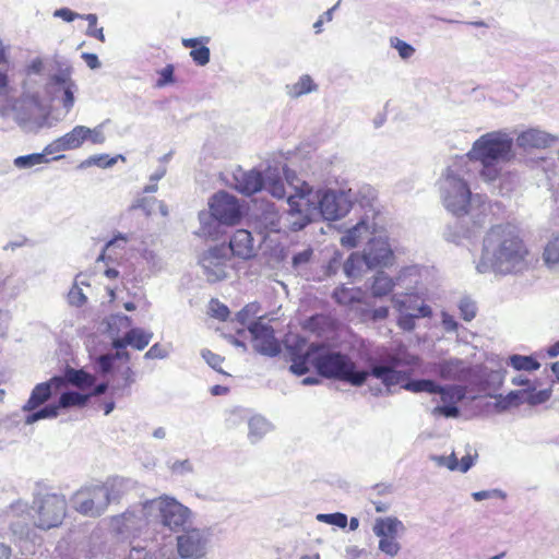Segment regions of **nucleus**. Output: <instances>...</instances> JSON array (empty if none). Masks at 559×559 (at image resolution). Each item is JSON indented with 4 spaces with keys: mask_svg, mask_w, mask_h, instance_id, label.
<instances>
[{
    "mask_svg": "<svg viewBox=\"0 0 559 559\" xmlns=\"http://www.w3.org/2000/svg\"><path fill=\"white\" fill-rule=\"evenodd\" d=\"M525 403L531 406H536L546 403L551 396V389L536 390V386L525 389Z\"/></svg>",
    "mask_w": 559,
    "mask_h": 559,
    "instance_id": "33",
    "label": "nucleus"
},
{
    "mask_svg": "<svg viewBox=\"0 0 559 559\" xmlns=\"http://www.w3.org/2000/svg\"><path fill=\"white\" fill-rule=\"evenodd\" d=\"M543 259L547 266L559 264V233L545 246Z\"/></svg>",
    "mask_w": 559,
    "mask_h": 559,
    "instance_id": "31",
    "label": "nucleus"
},
{
    "mask_svg": "<svg viewBox=\"0 0 559 559\" xmlns=\"http://www.w3.org/2000/svg\"><path fill=\"white\" fill-rule=\"evenodd\" d=\"M233 257L239 260H250L255 257L253 237L247 229H237L229 240Z\"/></svg>",
    "mask_w": 559,
    "mask_h": 559,
    "instance_id": "14",
    "label": "nucleus"
},
{
    "mask_svg": "<svg viewBox=\"0 0 559 559\" xmlns=\"http://www.w3.org/2000/svg\"><path fill=\"white\" fill-rule=\"evenodd\" d=\"M129 559H156L152 554L146 551L144 548H132L129 555Z\"/></svg>",
    "mask_w": 559,
    "mask_h": 559,
    "instance_id": "54",
    "label": "nucleus"
},
{
    "mask_svg": "<svg viewBox=\"0 0 559 559\" xmlns=\"http://www.w3.org/2000/svg\"><path fill=\"white\" fill-rule=\"evenodd\" d=\"M115 162H116L115 158H108L107 155H96V156H91L88 159L83 162L81 164V167L90 166V165H97L99 167H109V166H112L115 164Z\"/></svg>",
    "mask_w": 559,
    "mask_h": 559,
    "instance_id": "46",
    "label": "nucleus"
},
{
    "mask_svg": "<svg viewBox=\"0 0 559 559\" xmlns=\"http://www.w3.org/2000/svg\"><path fill=\"white\" fill-rule=\"evenodd\" d=\"M317 519L320 522L331 524L341 528H345L348 523L346 514L341 512L318 514Z\"/></svg>",
    "mask_w": 559,
    "mask_h": 559,
    "instance_id": "37",
    "label": "nucleus"
},
{
    "mask_svg": "<svg viewBox=\"0 0 559 559\" xmlns=\"http://www.w3.org/2000/svg\"><path fill=\"white\" fill-rule=\"evenodd\" d=\"M261 310V306L259 302H250L246 305L238 313H237V320L241 324H247L252 318L257 317L258 313Z\"/></svg>",
    "mask_w": 559,
    "mask_h": 559,
    "instance_id": "38",
    "label": "nucleus"
},
{
    "mask_svg": "<svg viewBox=\"0 0 559 559\" xmlns=\"http://www.w3.org/2000/svg\"><path fill=\"white\" fill-rule=\"evenodd\" d=\"M511 383L515 386H525V389L534 386V383L527 377L522 374L512 378Z\"/></svg>",
    "mask_w": 559,
    "mask_h": 559,
    "instance_id": "60",
    "label": "nucleus"
},
{
    "mask_svg": "<svg viewBox=\"0 0 559 559\" xmlns=\"http://www.w3.org/2000/svg\"><path fill=\"white\" fill-rule=\"evenodd\" d=\"M72 85L73 84L70 83L64 90L62 103H63L64 108H67V109H70L74 104V95L71 90Z\"/></svg>",
    "mask_w": 559,
    "mask_h": 559,
    "instance_id": "57",
    "label": "nucleus"
},
{
    "mask_svg": "<svg viewBox=\"0 0 559 559\" xmlns=\"http://www.w3.org/2000/svg\"><path fill=\"white\" fill-rule=\"evenodd\" d=\"M52 153L50 145L46 146L43 153H34L29 155L19 156L14 159L17 168H29L35 165L47 163L46 154Z\"/></svg>",
    "mask_w": 559,
    "mask_h": 559,
    "instance_id": "28",
    "label": "nucleus"
},
{
    "mask_svg": "<svg viewBox=\"0 0 559 559\" xmlns=\"http://www.w3.org/2000/svg\"><path fill=\"white\" fill-rule=\"evenodd\" d=\"M397 325L404 331H412L415 329V316L402 314L397 320Z\"/></svg>",
    "mask_w": 559,
    "mask_h": 559,
    "instance_id": "51",
    "label": "nucleus"
},
{
    "mask_svg": "<svg viewBox=\"0 0 559 559\" xmlns=\"http://www.w3.org/2000/svg\"><path fill=\"white\" fill-rule=\"evenodd\" d=\"M115 356L111 354L102 355L97 358V364L103 373H109L112 369Z\"/></svg>",
    "mask_w": 559,
    "mask_h": 559,
    "instance_id": "49",
    "label": "nucleus"
},
{
    "mask_svg": "<svg viewBox=\"0 0 559 559\" xmlns=\"http://www.w3.org/2000/svg\"><path fill=\"white\" fill-rule=\"evenodd\" d=\"M362 295L360 288H348L342 285L334 289L332 297L341 306H352L362 302Z\"/></svg>",
    "mask_w": 559,
    "mask_h": 559,
    "instance_id": "24",
    "label": "nucleus"
},
{
    "mask_svg": "<svg viewBox=\"0 0 559 559\" xmlns=\"http://www.w3.org/2000/svg\"><path fill=\"white\" fill-rule=\"evenodd\" d=\"M433 415H440L444 417H457L460 414L459 408L455 405H442L437 406L432 411Z\"/></svg>",
    "mask_w": 559,
    "mask_h": 559,
    "instance_id": "48",
    "label": "nucleus"
},
{
    "mask_svg": "<svg viewBox=\"0 0 559 559\" xmlns=\"http://www.w3.org/2000/svg\"><path fill=\"white\" fill-rule=\"evenodd\" d=\"M69 301L71 305L82 306L86 301V297L80 288L75 287L69 293Z\"/></svg>",
    "mask_w": 559,
    "mask_h": 559,
    "instance_id": "53",
    "label": "nucleus"
},
{
    "mask_svg": "<svg viewBox=\"0 0 559 559\" xmlns=\"http://www.w3.org/2000/svg\"><path fill=\"white\" fill-rule=\"evenodd\" d=\"M528 254L530 250L513 225H495L484 238L477 269L481 273L489 269L511 273L526 263Z\"/></svg>",
    "mask_w": 559,
    "mask_h": 559,
    "instance_id": "2",
    "label": "nucleus"
},
{
    "mask_svg": "<svg viewBox=\"0 0 559 559\" xmlns=\"http://www.w3.org/2000/svg\"><path fill=\"white\" fill-rule=\"evenodd\" d=\"M262 317L258 321L249 325L251 342L253 348L265 356L274 357L281 353V344L274 335L271 325L261 322Z\"/></svg>",
    "mask_w": 559,
    "mask_h": 559,
    "instance_id": "10",
    "label": "nucleus"
},
{
    "mask_svg": "<svg viewBox=\"0 0 559 559\" xmlns=\"http://www.w3.org/2000/svg\"><path fill=\"white\" fill-rule=\"evenodd\" d=\"M211 38L207 36L199 38H182L181 44L190 48V57L197 66L203 67L210 62L211 51L207 47Z\"/></svg>",
    "mask_w": 559,
    "mask_h": 559,
    "instance_id": "19",
    "label": "nucleus"
},
{
    "mask_svg": "<svg viewBox=\"0 0 559 559\" xmlns=\"http://www.w3.org/2000/svg\"><path fill=\"white\" fill-rule=\"evenodd\" d=\"M319 347L311 345L302 355L293 357V362L289 367L290 371L297 376H302L310 370V366L314 367V357L318 355Z\"/></svg>",
    "mask_w": 559,
    "mask_h": 559,
    "instance_id": "22",
    "label": "nucleus"
},
{
    "mask_svg": "<svg viewBox=\"0 0 559 559\" xmlns=\"http://www.w3.org/2000/svg\"><path fill=\"white\" fill-rule=\"evenodd\" d=\"M362 229L366 231L368 230V226L364 223H359L348 229L341 238L342 246L346 248H355L359 243Z\"/></svg>",
    "mask_w": 559,
    "mask_h": 559,
    "instance_id": "35",
    "label": "nucleus"
},
{
    "mask_svg": "<svg viewBox=\"0 0 559 559\" xmlns=\"http://www.w3.org/2000/svg\"><path fill=\"white\" fill-rule=\"evenodd\" d=\"M90 395L70 391L61 394L59 399V407H83L87 404Z\"/></svg>",
    "mask_w": 559,
    "mask_h": 559,
    "instance_id": "32",
    "label": "nucleus"
},
{
    "mask_svg": "<svg viewBox=\"0 0 559 559\" xmlns=\"http://www.w3.org/2000/svg\"><path fill=\"white\" fill-rule=\"evenodd\" d=\"M394 285L390 276L385 275L383 272H379L372 282L371 293L374 297H383L393 290Z\"/></svg>",
    "mask_w": 559,
    "mask_h": 559,
    "instance_id": "27",
    "label": "nucleus"
},
{
    "mask_svg": "<svg viewBox=\"0 0 559 559\" xmlns=\"http://www.w3.org/2000/svg\"><path fill=\"white\" fill-rule=\"evenodd\" d=\"M512 139L509 136L490 132L475 141L467 156L479 162L509 160L512 156Z\"/></svg>",
    "mask_w": 559,
    "mask_h": 559,
    "instance_id": "5",
    "label": "nucleus"
},
{
    "mask_svg": "<svg viewBox=\"0 0 559 559\" xmlns=\"http://www.w3.org/2000/svg\"><path fill=\"white\" fill-rule=\"evenodd\" d=\"M525 389L511 391L506 396H501L498 403L503 409L520 406L525 403Z\"/></svg>",
    "mask_w": 559,
    "mask_h": 559,
    "instance_id": "36",
    "label": "nucleus"
},
{
    "mask_svg": "<svg viewBox=\"0 0 559 559\" xmlns=\"http://www.w3.org/2000/svg\"><path fill=\"white\" fill-rule=\"evenodd\" d=\"M361 262H365L364 261V254L360 255L356 252L352 253L348 259L346 260V262L344 263V271L345 273L348 275V276H356L357 275V272L360 267V264Z\"/></svg>",
    "mask_w": 559,
    "mask_h": 559,
    "instance_id": "40",
    "label": "nucleus"
},
{
    "mask_svg": "<svg viewBox=\"0 0 559 559\" xmlns=\"http://www.w3.org/2000/svg\"><path fill=\"white\" fill-rule=\"evenodd\" d=\"M311 257H312L311 249L304 250L302 252H299L293 257V263H294V265L307 263L310 261Z\"/></svg>",
    "mask_w": 559,
    "mask_h": 559,
    "instance_id": "55",
    "label": "nucleus"
},
{
    "mask_svg": "<svg viewBox=\"0 0 559 559\" xmlns=\"http://www.w3.org/2000/svg\"><path fill=\"white\" fill-rule=\"evenodd\" d=\"M82 58L91 69H97L100 66L98 57L94 53L85 52L82 55Z\"/></svg>",
    "mask_w": 559,
    "mask_h": 559,
    "instance_id": "59",
    "label": "nucleus"
},
{
    "mask_svg": "<svg viewBox=\"0 0 559 559\" xmlns=\"http://www.w3.org/2000/svg\"><path fill=\"white\" fill-rule=\"evenodd\" d=\"M163 357L162 349L158 344L153 345L146 353L145 358H160Z\"/></svg>",
    "mask_w": 559,
    "mask_h": 559,
    "instance_id": "64",
    "label": "nucleus"
},
{
    "mask_svg": "<svg viewBox=\"0 0 559 559\" xmlns=\"http://www.w3.org/2000/svg\"><path fill=\"white\" fill-rule=\"evenodd\" d=\"M508 366L515 371H536L540 368V364L533 356L511 355L507 360Z\"/></svg>",
    "mask_w": 559,
    "mask_h": 559,
    "instance_id": "26",
    "label": "nucleus"
},
{
    "mask_svg": "<svg viewBox=\"0 0 559 559\" xmlns=\"http://www.w3.org/2000/svg\"><path fill=\"white\" fill-rule=\"evenodd\" d=\"M130 338L128 337L127 333L121 338H116L112 341V347L117 350L126 349V347L129 345Z\"/></svg>",
    "mask_w": 559,
    "mask_h": 559,
    "instance_id": "63",
    "label": "nucleus"
},
{
    "mask_svg": "<svg viewBox=\"0 0 559 559\" xmlns=\"http://www.w3.org/2000/svg\"><path fill=\"white\" fill-rule=\"evenodd\" d=\"M313 362L318 373L329 379H336L360 386L371 374L380 379L386 386H391L400 384L406 378V373L396 370V368L415 365L417 357L409 355L406 350H394L381 356V364L372 366L370 372L356 370L355 362L342 353L319 354L314 357Z\"/></svg>",
    "mask_w": 559,
    "mask_h": 559,
    "instance_id": "1",
    "label": "nucleus"
},
{
    "mask_svg": "<svg viewBox=\"0 0 559 559\" xmlns=\"http://www.w3.org/2000/svg\"><path fill=\"white\" fill-rule=\"evenodd\" d=\"M134 382V373L130 367H127L123 372V384L121 389L129 388Z\"/></svg>",
    "mask_w": 559,
    "mask_h": 559,
    "instance_id": "62",
    "label": "nucleus"
},
{
    "mask_svg": "<svg viewBox=\"0 0 559 559\" xmlns=\"http://www.w3.org/2000/svg\"><path fill=\"white\" fill-rule=\"evenodd\" d=\"M554 139L537 129H528L519 134L516 143L523 148H545L552 143Z\"/></svg>",
    "mask_w": 559,
    "mask_h": 559,
    "instance_id": "20",
    "label": "nucleus"
},
{
    "mask_svg": "<svg viewBox=\"0 0 559 559\" xmlns=\"http://www.w3.org/2000/svg\"><path fill=\"white\" fill-rule=\"evenodd\" d=\"M318 192H314L306 182L295 194L288 197L287 211L288 227L293 231L305 228L317 213Z\"/></svg>",
    "mask_w": 559,
    "mask_h": 559,
    "instance_id": "4",
    "label": "nucleus"
},
{
    "mask_svg": "<svg viewBox=\"0 0 559 559\" xmlns=\"http://www.w3.org/2000/svg\"><path fill=\"white\" fill-rule=\"evenodd\" d=\"M175 68L173 64H167L160 71H158V80L156 81L157 87H164L168 84L175 83L174 76Z\"/></svg>",
    "mask_w": 559,
    "mask_h": 559,
    "instance_id": "41",
    "label": "nucleus"
},
{
    "mask_svg": "<svg viewBox=\"0 0 559 559\" xmlns=\"http://www.w3.org/2000/svg\"><path fill=\"white\" fill-rule=\"evenodd\" d=\"M210 209L214 218L226 225L239 223L242 216L239 201L231 194L219 191L210 202Z\"/></svg>",
    "mask_w": 559,
    "mask_h": 559,
    "instance_id": "9",
    "label": "nucleus"
},
{
    "mask_svg": "<svg viewBox=\"0 0 559 559\" xmlns=\"http://www.w3.org/2000/svg\"><path fill=\"white\" fill-rule=\"evenodd\" d=\"M67 380L72 385L80 390H86L95 384L96 378L84 371L83 369L68 368L64 372L63 380Z\"/></svg>",
    "mask_w": 559,
    "mask_h": 559,
    "instance_id": "23",
    "label": "nucleus"
},
{
    "mask_svg": "<svg viewBox=\"0 0 559 559\" xmlns=\"http://www.w3.org/2000/svg\"><path fill=\"white\" fill-rule=\"evenodd\" d=\"M130 338L129 345L138 350L144 349L151 342L153 334L139 328H133L127 332Z\"/></svg>",
    "mask_w": 559,
    "mask_h": 559,
    "instance_id": "30",
    "label": "nucleus"
},
{
    "mask_svg": "<svg viewBox=\"0 0 559 559\" xmlns=\"http://www.w3.org/2000/svg\"><path fill=\"white\" fill-rule=\"evenodd\" d=\"M391 45L399 51L400 57L403 59H408L415 52L413 46L399 39L397 37L391 38Z\"/></svg>",
    "mask_w": 559,
    "mask_h": 559,
    "instance_id": "43",
    "label": "nucleus"
},
{
    "mask_svg": "<svg viewBox=\"0 0 559 559\" xmlns=\"http://www.w3.org/2000/svg\"><path fill=\"white\" fill-rule=\"evenodd\" d=\"M228 257L225 247L215 246L210 248L200 258V264L209 282L222 281L227 275Z\"/></svg>",
    "mask_w": 559,
    "mask_h": 559,
    "instance_id": "11",
    "label": "nucleus"
},
{
    "mask_svg": "<svg viewBox=\"0 0 559 559\" xmlns=\"http://www.w3.org/2000/svg\"><path fill=\"white\" fill-rule=\"evenodd\" d=\"M37 514L36 526L49 530L59 526L67 514V500L63 496L50 493L34 501Z\"/></svg>",
    "mask_w": 559,
    "mask_h": 559,
    "instance_id": "7",
    "label": "nucleus"
},
{
    "mask_svg": "<svg viewBox=\"0 0 559 559\" xmlns=\"http://www.w3.org/2000/svg\"><path fill=\"white\" fill-rule=\"evenodd\" d=\"M459 308H460L461 317L463 318V320L472 321L475 318V316H476L475 302H473L468 299H464L460 302Z\"/></svg>",
    "mask_w": 559,
    "mask_h": 559,
    "instance_id": "44",
    "label": "nucleus"
},
{
    "mask_svg": "<svg viewBox=\"0 0 559 559\" xmlns=\"http://www.w3.org/2000/svg\"><path fill=\"white\" fill-rule=\"evenodd\" d=\"M58 409L59 405L45 406L44 408L29 414L26 418V423L32 424L39 419L56 417L58 415Z\"/></svg>",
    "mask_w": 559,
    "mask_h": 559,
    "instance_id": "39",
    "label": "nucleus"
},
{
    "mask_svg": "<svg viewBox=\"0 0 559 559\" xmlns=\"http://www.w3.org/2000/svg\"><path fill=\"white\" fill-rule=\"evenodd\" d=\"M265 188L273 197L277 199H282L286 194L284 182L281 179L269 181Z\"/></svg>",
    "mask_w": 559,
    "mask_h": 559,
    "instance_id": "47",
    "label": "nucleus"
},
{
    "mask_svg": "<svg viewBox=\"0 0 559 559\" xmlns=\"http://www.w3.org/2000/svg\"><path fill=\"white\" fill-rule=\"evenodd\" d=\"M86 140H90L94 144H103L105 142V135L103 133L102 128H88V134H86Z\"/></svg>",
    "mask_w": 559,
    "mask_h": 559,
    "instance_id": "52",
    "label": "nucleus"
},
{
    "mask_svg": "<svg viewBox=\"0 0 559 559\" xmlns=\"http://www.w3.org/2000/svg\"><path fill=\"white\" fill-rule=\"evenodd\" d=\"M403 388L414 393H437L439 390V385L435 381L428 379L408 381L403 385Z\"/></svg>",
    "mask_w": 559,
    "mask_h": 559,
    "instance_id": "34",
    "label": "nucleus"
},
{
    "mask_svg": "<svg viewBox=\"0 0 559 559\" xmlns=\"http://www.w3.org/2000/svg\"><path fill=\"white\" fill-rule=\"evenodd\" d=\"M393 251L390 245L380 239H372L364 253V261L369 269L383 266L391 263Z\"/></svg>",
    "mask_w": 559,
    "mask_h": 559,
    "instance_id": "13",
    "label": "nucleus"
},
{
    "mask_svg": "<svg viewBox=\"0 0 559 559\" xmlns=\"http://www.w3.org/2000/svg\"><path fill=\"white\" fill-rule=\"evenodd\" d=\"M460 466L459 469L463 473H466L474 464V459L472 455L467 454L461 459L459 462Z\"/></svg>",
    "mask_w": 559,
    "mask_h": 559,
    "instance_id": "61",
    "label": "nucleus"
},
{
    "mask_svg": "<svg viewBox=\"0 0 559 559\" xmlns=\"http://www.w3.org/2000/svg\"><path fill=\"white\" fill-rule=\"evenodd\" d=\"M122 483L110 479L102 485L79 490L74 496V508L86 516H98L111 500L120 498Z\"/></svg>",
    "mask_w": 559,
    "mask_h": 559,
    "instance_id": "3",
    "label": "nucleus"
},
{
    "mask_svg": "<svg viewBox=\"0 0 559 559\" xmlns=\"http://www.w3.org/2000/svg\"><path fill=\"white\" fill-rule=\"evenodd\" d=\"M55 16H59L67 22H72L79 15L68 8H62L55 12Z\"/></svg>",
    "mask_w": 559,
    "mask_h": 559,
    "instance_id": "56",
    "label": "nucleus"
},
{
    "mask_svg": "<svg viewBox=\"0 0 559 559\" xmlns=\"http://www.w3.org/2000/svg\"><path fill=\"white\" fill-rule=\"evenodd\" d=\"M162 522L165 526L176 530L187 521V509L175 500H164L159 507Z\"/></svg>",
    "mask_w": 559,
    "mask_h": 559,
    "instance_id": "16",
    "label": "nucleus"
},
{
    "mask_svg": "<svg viewBox=\"0 0 559 559\" xmlns=\"http://www.w3.org/2000/svg\"><path fill=\"white\" fill-rule=\"evenodd\" d=\"M403 530V523L396 518H378L372 531L379 537V549L390 557H395L401 550L397 536Z\"/></svg>",
    "mask_w": 559,
    "mask_h": 559,
    "instance_id": "8",
    "label": "nucleus"
},
{
    "mask_svg": "<svg viewBox=\"0 0 559 559\" xmlns=\"http://www.w3.org/2000/svg\"><path fill=\"white\" fill-rule=\"evenodd\" d=\"M441 396V401L443 403H449L451 405H455L461 402L465 396V389L460 385H450L447 388H442L439 385V390L437 391Z\"/></svg>",
    "mask_w": 559,
    "mask_h": 559,
    "instance_id": "29",
    "label": "nucleus"
},
{
    "mask_svg": "<svg viewBox=\"0 0 559 559\" xmlns=\"http://www.w3.org/2000/svg\"><path fill=\"white\" fill-rule=\"evenodd\" d=\"M461 361H445L440 366V376L444 379L452 378L451 371L452 370H460L461 368Z\"/></svg>",
    "mask_w": 559,
    "mask_h": 559,
    "instance_id": "50",
    "label": "nucleus"
},
{
    "mask_svg": "<svg viewBox=\"0 0 559 559\" xmlns=\"http://www.w3.org/2000/svg\"><path fill=\"white\" fill-rule=\"evenodd\" d=\"M317 212L328 221H335L341 217L342 212L336 204V197L332 192H324L321 197L318 194Z\"/></svg>",
    "mask_w": 559,
    "mask_h": 559,
    "instance_id": "21",
    "label": "nucleus"
},
{
    "mask_svg": "<svg viewBox=\"0 0 559 559\" xmlns=\"http://www.w3.org/2000/svg\"><path fill=\"white\" fill-rule=\"evenodd\" d=\"M86 134H88V128L84 126H76L70 132L58 138L50 147L53 151H69L79 148L84 141H86Z\"/></svg>",
    "mask_w": 559,
    "mask_h": 559,
    "instance_id": "17",
    "label": "nucleus"
},
{
    "mask_svg": "<svg viewBox=\"0 0 559 559\" xmlns=\"http://www.w3.org/2000/svg\"><path fill=\"white\" fill-rule=\"evenodd\" d=\"M472 192L467 182L452 168H449L444 179L443 204L455 216L468 213Z\"/></svg>",
    "mask_w": 559,
    "mask_h": 559,
    "instance_id": "6",
    "label": "nucleus"
},
{
    "mask_svg": "<svg viewBox=\"0 0 559 559\" xmlns=\"http://www.w3.org/2000/svg\"><path fill=\"white\" fill-rule=\"evenodd\" d=\"M178 554L183 559H198L205 554V539L199 530H189L177 537Z\"/></svg>",
    "mask_w": 559,
    "mask_h": 559,
    "instance_id": "12",
    "label": "nucleus"
},
{
    "mask_svg": "<svg viewBox=\"0 0 559 559\" xmlns=\"http://www.w3.org/2000/svg\"><path fill=\"white\" fill-rule=\"evenodd\" d=\"M263 186L264 181L260 171H240L235 175V188L242 194L252 195L260 191Z\"/></svg>",
    "mask_w": 559,
    "mask_h": 559,
    "instance_id": "18",
    "label": "nucleus"
},
{
    "mask_svg": "<svg viewBox=\"0 0 559 559\" xmlns=\"http://www.w3.org/2000/svg\"><path fill=\"white\" fill-rule=\"evenodd\" d=\"M317 90V84L313 82L312 78L308 74H304L299 78V80L294 84H288L286 86V92L289 97L298 98L305 94H308L312 91Z\"/></svg>",
    "mask_w": 559,
    "mask_h": 559,
    "instance_id": "25",
    "label": "nucleus"
},
{
    "mask_svg": "<svg viewBox=\"0 0 559 559\" xmlns=\"http://www.w3.org/2000/svg\"><path fill=\"white\" fill-rule=\"evenodd\" d=\"M483 165V169L480 171L481 176L488 180L492 181L498 178L500 174V169L497 167V162H480Z\"/></svg>",
    "mask_w": 559,
    "mask_h": 559,
    "instance_id": "45",
    "label": "nucleus"
},
{
    "mask_svg": "<svg viewBox=\"0 0 559 559\" xmlns=\"http://www.w3.org/2000/svg\"><path fill=\"white\" fill-rule=\"evenodd\" d=\"M63 383L64 381L62 377H53L47 382L37 384L33 389L29 399L23 406V409L27 412L36 409L50 399L52 389L58 390L61 385H63Z\"/></svg>",
    "mask_w": 559,
    "mask_h": 559,
    "instance_id": "15",
    "label": "nucleus"
},
{
    "mask_svg": "<svg viewBox=\"0 0 559 559\" xmlns=\"http://www.w3.org/2000/svg\"><path fill=\"white\" fill-rule=\"evenodd\" d=\"M389 316L388 307H379L370 312V319L373 321L384 320Z\"/></svg>",
    "mask_w": 559,
    "mask_h": 559,
    "instance_id": "58",
    "label": "nucleus"
},
{
    "mask_svg": "<svg viewBox=\"0 0 559 559\" xmlns=\"http://www.w3.org/2000/svg\"><path fill=\"white\" fill-rule=\"evenodd\" d=\"M210 309L212 317L221 321L227 320L230 314L228 307L215 299L211 300Z\"/></svg>",
    "mask_w": 559,
    "mask_h": 559,
    "instance_id": "42",
    "label": "nucleus"
}]
</instances>
